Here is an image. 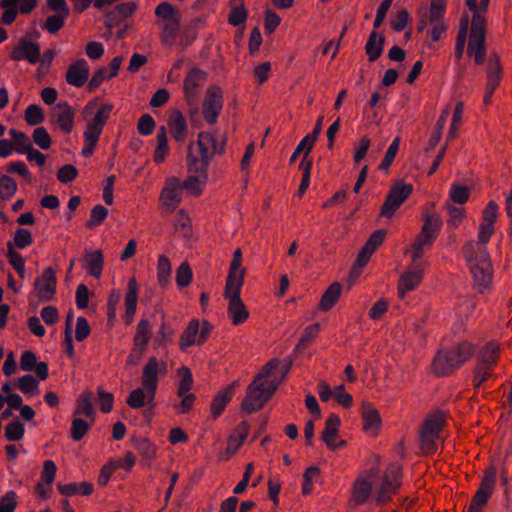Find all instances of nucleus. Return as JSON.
Returning <instances> with one entry per match:
<instances>
[{"label":"nucleus","instance_id":"864d4df0","mask_svg":"<svg viewBox=\"0 0 512 512\" xmlns=\"http://www.w3.org/2000/svg\"><path fill=\"white\" fill-rule=\"evenodd\" d=\"M150 334V324L147 320H141L137 325V332L135 335V343L137 346L143 348L148 343Z\"/></svg>","mask_w":512,"mask_h":512},{"label":"nucleus","instance_id":"c9c22d12","mask_svg":"<svg viewBox=\"0 0 512 512\" xmlns=\"http://www.w3.org/2000/svg\"><path fill=\"white\" fill-rule=\"evenodd\" d=\"M157 147L154 151V161L156 163L164 162L169 152L168 138L165 126H161L157 132Z\"/></svg>","mask_w":512,"mask_h":512},{"label":"nucleus","instance_id":"a878e982","mask_svg":"<svg viewBox=\"0 0 512 512\" xmlns=\"http://www.w3.org/2000/svg\"><path fill=\"white\" fill-rule=\"evenodd\" d=\"M340 424L341 420L339 416L334 413H331L326 420L325 429L321 438L331 450H336L335 440L337 438Z\"/></svg>","mask_w":512,"mask_h":512},{"label":"nucleus","instance_id":"3c124183","mask_svg":"<svg viewBox=\"0 0 512 512\" xmlns=\"http://www.w3.org/2000/svg\"><path fill=\"white\" fill-rule=\"evenodd\" d=\"M192 271L187 262H183L176 272V283L179 288L187 287L192 281Z\"/></svg>","mask_w":512,"mask_h":512},{"label":"nucleus","instance_id":"e433bc0d","mask_svg":"<svg viewBox=\"0 0 512 512\" xmlns=\"http://www.w3.org/2000/svg\"><path fill=\"white\" fill-rule=\"evenodd\" d=\"M362 418L364 420V427L367 430H376L380 427L381 419L378 411L374 409L369 403L362 405Z\"/></svg>","mask_w":512,"mask_h":512},{"label":"nucleus","instance_id":"ea45409f","mask_svg":"<svg viewBox=\"0 0 512 512\" xmlns=\"http://www.w3.org/2000/svg\"><path fill=\"white\" fill-rule=\"evenodd\" d=\"M231 399L232 397L229 395V392H224L222 390L217 393L211 402V412L214 419L218 418L222 414Z\"/></svg>","mask_w":512,"mask_h":512},{"label":"nucleus","instance_id":"0eeeda50","mask_svg":"<svg viewBox=\"0 0 512 512\" xmlns=\"http://www.w3.org/2000/svg\"><path fill=\"white\" fill-rule=\"evenodd\" d=\"M413 191L412 184L404 182L396 183L389 191L386 200L381 208L380 214L390 218L400 205L410 196Z\"/></svg>","mask_w":512,"mask_h":512},{"label":"nucleus","instance_id":"0e129e2a","mask_svg":"<svg viewBox=\"0 0 512 512\" xmlns=\"http://www.w3.org/2000/svg\"><path fill=\"white\" fill-rule=\"evenodd\" d=\"M97 402L103 413H109L113 408L114 396L112 393L106 392L103 389H98Z\"/></svg>","mask_w":512,"mask_h":512},{"label":"nucleus","instance_id":"bb28decb","mask_svg":"<svg viewBox=\"0 0 512 512\" xmlns=\"http://www.w3.org/2000/svg\"><path fill=\"white\" fill-rule=\"evenodd\" d=\"M84 261L87 273L94 278H100L104 264L102 252L100 250H86L84 253Z\"/></svg>","mask_w":512,"mask_h":512},{"label":"nucleus","instance_id":"1a4fd4ad","mask_svg":"<svg viewBox=\"0 0 512 512\" xmlns=\"http://www.w3.org/2000/svg\"><path fill=\"white\" fill-rule=\"evenodd\" d=\"M241 287L242 285L238 282L236 285L232 286L229 294L225 292V297L229 300L228 316L234 325L242 324L249 317V312L240 298Z\"/></svg>","mask_w":512,"mask_h":512},{"label":"nucleus","instance_id":"9b49d317","mask_svg":"<svg viewBox=\"0 0 512 512\" xmlns=\"http://www.w3.org/2000/svg\"><path fill=\"white\" fill-rule=\"evenodd\" d=\"M467 360L466 354H435L432 369L438 376L452 373Z\"/></svg>","mask_w":512,"mask_h":512},{"label":"nucleus","instance_id":"a211bd4d","mask_svg":"<svg viewBox=\"0 0 512 512\" xmlns=\"http://www.w3.org/2000/svg\"><path fill=\"white\" fill-rule=\"evenodd\" d=\"M486 73L487 84L483 101L485 105H489L491 102V97L498 87L501 79V67L499 65L497 56H493L488 59Z\"/></svg>","mask_w":512,"mask_h":512},{"label":"nucleus","instance_id":"2f4dec72","mask_svg":"<svg viewBox=\"0 0 512 512\" xmlns=\"http://www.w3.org/2000/svg\"><path fill=\"white\" fill-rule=\"evenodd\" d=\"M385 38L376 31H372L365 45L366 53L370 62L376 61L383 52Z\"/></svg>","mask_w":512,"mask_h":512},{"label":"nucleus","instance_id":"69168bd1","mask_svg":"<svg viewBox=\"0 0 512 512\" xmlns=\"http://www.w3.org/2000/svg\"><path fill=\"white\" fill-rule=\"evenodd\" d=\"M155 14L160 18V21H164V20L179 16V13L168 2L160 3L156 7Z\"/></svg>","mask_w":512,"mask_h":512},{"label":"nucleus","instance_id":"052dcab7","mask_svg":"<svg viewBox=\"0 0 512 512\" xmlns=\"http://www.w3.org/2000/svg\"><path fill=\"white\" fill-rule=\"evenodd\" d=\"M108 215V210L104 206L98 204L93 207L90 214V219L87 222V227L92 228L99 225Z\"/></svg>","mask_w":512,"mask_h":512},{"label":"nucleus","instance_id":"f03ea898","mask_svg":"<svg viewBox=\"0 0 512 512\" xmlns=\"http://www.w3.org/2000/svg\"><path fill=\"white\" fill-rule=\"evenodd\" d=\"M167 372V363L156 357H151L144 365L141 383L145 391L148 392L149 403H153V400H155L159 379L165 377Z\"/></svg>","mask_w":512,"mask_h":512},{"label":"nucleus","instance_id":"49530a36","mask_svg":"<svg viewBox=\"0 0 512 512\" xmlns=\"http://www.w3.org/2000/svg\"><path fill=\"white\" fill-rule=\"evenodd\" d=\"M25 121L30 126H36L44 122V114L40 106L30 104L25 111Z\"/></svg>","mask_w":512,"mask_h":512},{"label":"nucleus","instance_id":"8fccbe9b","mask_svg":"<svg viewBox=\"0 0 512 512\" xmlns=\"http://www.w3.org/2000/svg\"><path fill=\"white\" fill-rule=\"evenodd\" d=\"M399 145H400V137L394 138L392 143L388 147V149L384 155V158L382 159V161L379 165V169H381V170L389 169V167L391 166V164L393 163V161L396 157V154L399 149Z\"/></svg>","mask_w":512,"mask_h":512},{"label":"nucleus","instance_id":"4c0bfd02","mask_svg":"<svg viewBox=\"0 0 512 512\" xmlns=\"http://www.w3.org/2000/svg\"><path fill=\"white\" fill-rule=\"evenodd\" d=\"M469 29V21L468 18L465 17L461 20L459 31L456 38L455 45V56L458 60L463 57L464 49L467 41V34Z\"/></svg>","mask_w":512,"mask_h":512},{"label":"nucleus","instance_id":"7ed1b4c3","mask_svg":"<svg viewBox=\"0 0 512 512\" xmlns=\"http://www.w3.org/2000/svg\"><path fill=\"white\" fill-rule=\"evenodd\" d=\"M192 144L189 145L187 154V167L190 173L184 182V187L189 190H196L198 186L207 180V167L212 157L195 156L192 152Z\"/></svg>","mask_w":512,"mask_h":512},{"label":"nucleus","instance_id":"bf43d9fd","mask_svg":"<svg viewBox=\"0 0 512 512\" xmlns=\"http://www.w3.org/2000/svg\"><path fill=\"white\" fill-rule=\"evenodd\" d=\"M164 205L173 210L181 201L180 191L177 188H165L162 192Z\"/></svg>","mask_w":512,"mask_h":512},{"label":"nucleus","instance_id":"dca6fc26","mask_svg":"<svg viewBox=\"0 0 512 512\" xmlns=\"http://www.w3.org/2000/svg\"><path fill=\"white\" fill-rule=\"evenodd\" d=\"M34 288L41 301L53 299L56 289V276L52 268H46L40 278L34 282Z\"/></svg>","mask_w":512,"mask_h":512},{"label":"nucleus","instance_id":"f3484780","mask_svg":"<svg viewBox=\"0 0 512 512\" xmlns=\"http://www.w3.org/2000/svg\"><path fill=\"white\" fill-rule=\"evenodd\" d=\"M462 252L468 266L491 267L489 254L483 244H477L473 241L468 242L463 247Z\"/></svg>","mask_w":512,"mask_h":512},{"label":"nucleus","instance_id":"6e6d98bb","mask_svg":"<svg viewBox=\"0 0 512 512\" xmlns=\"http://www.w3.org/2000/svg\"><path fill=\"white\" fill-rule=\"evenodd\" d=\"M247 16L248 14L243 4L234 6L229 14L228 22L230 25L237 27L245 23Z\"/></svg>","mask_w":512,"mask_h":512},{"label":"nucleus","instance_id":"c03bdc74","mask_svg":"<svg viewBox=\"0 0 512 512\" xmlns=\"http://www.w3.org/2000/svg\"><path fill=\"white\" fill-rule=\"evenodd\" d=\"M299 169L302 171V180L297 191V196L302 197L310 185L312 161H305V158H303L299 165Z\"/></svg>","mask_w":512,"mask_h":512},{"label":"nucleus","instance_id":"13d9d810","mask_svg":"<svg viewBox=\"0 0 512 512\" xmlns=\"http://www.w3.org/2000/svg\"><path fill=\"white\" fill-rule=\"evenodd\" d=\"M33 142L41 149H49L51 146V137L44 127H38L33 132Z\"/></svg>","mask_w":512,"mask_h":512},{"label":"nucleus","instance_id":"338daca9","mask_svg":"<svg viewBox=\"0 0 512 512\" xmlns=\"http://www.w3.org/2000/svg\"><path fill=\"white\" fill-rule=\"evenodd\" d=\"M78 175V170L70 164L63 165L57 172V178L62 183L73 181Z\"/></svg>","mask_w":512,"mask_h":512},{"label":"nucleus","instance_id":"37998d69","mask_svg":"<svg viewBox=\"0 0 512 512\" xmlns=\"http://www.w3.org/2000/svg\"><path fill=\"white\" fill-rule=\"evenodd\" d=\"M25 426L18 419L11 421L5 427V437L8 441H19L23 438Z\"/></svg>","mask_w":512,"mask_h":512},{"label":"nucleus","instance_id":"39448f33","mask_svg":"<svg viewBox=\"0 0 512 512\" xmlns=\"http://www.w3.org/2000/svg\"><path fill=\"white\" fill-rule=\"evenodd\" d=\"M178 387H177V395L181 398L179 404L175 405V408L180 413H187L191 410L194 405L196 396L189 391L193 387V377L189 368L183 366L178 370Z\"/></svg>","mask_w":512,"mask_h":512},{"label":"nucleus","instance_id":"393cba45","mask_svg":"<svg viewBox=\"0 0 512 512\" xmlns=\"http://www.w3.org/2000/svg\"><path fill=\"white\" fill-rule=\"evenodd\" d=\"M126 403L133 409H139L145 405L149 406L145 412L146 417H150L152 415V410L155 407L154 401L153 403H149L148 392L145 391L143 386L132 390L126 400Z\"/></svg>","mask_w":512,"mask_h":512},{"label":"nucleus","instance_id":"412c9836","mask_svg":"<svg viewBox=\"0 0 512 512\" xmlns=\"http://www.w3.org/2000/svg\"><path fill=\"white\" fill-rule=\"evenodd\" d=\"M224 145V141L221 145H218L217 139L210 132H200L198 135L199 152L204 157H213L215 153H223Z\"/></svg>","mask_w":512,"mask_h":512},{"label":"nucleus","instance_id":"cd10ccee","mask_svg":"<svg viewBox=\"0 0 512 512\" xmlns=\"http://www.w3.org/2000/svg\"><path fill=\"white\" fill-rule=\"evenodd\" d=\"M160 26L162 29L161 40L163 44L166 46H172L180 29V15L160 21Z\"/></svg>","mask_w":512,"mask_h":512},{"label":"nucleus","instance_id":"6ab92c4d","mask_svg":"<svg viewBox=\"0 0 512 512\" xmlns=\"http://www.w3.org/2000/svg\"><path fill=\"white\" fill-rule=\"evenodd\" d=\"M89 69L85 59L74 61L66 72V81L74 87H82L88 80Z\"/></svg>","mask_w":512,"mask_h":512},{"label":"nucleus","instance_id":"f8f14e48","mask_svg":"<svg viewBox=\"0 0 512 512\" xmlns=\"http://www.w3.org/2000/svg\"><path fill=\"white\" fill-rule=\"evenodd\" d=\"M497 361V354H479L473 376L475 388L484 386L485 382L492 377V370Z\"/></svg>","mask_w":512,"mask_h":512},{"label":"nucleus","instance_id":"6e6552de","mask_svg":"<svg viewBox=\"0 0 512 512\" xmlns=\"http://www.w3.org/2000/svg\"><path fill=\"white\" fill-rule=\"evenodd\" d=\"M223 103L222 90L217 86L210 87L207 90L202 107L203 117L208 124L213 125L217 122L223 108Z\"/></svg>","mask_w":512,"mask_h":512},{"label":"nucleus","instance_id":"c85d7f7f","mask_svg":"<svg viewBox=\"0 0 512 512\" xmlns=\"http://www.w3.org/2000/svg\"><path fill=\"white\" fill-rule=\"evenodd\" d=\"M138 300V284L135 278H131L128 281L127 285V293L125 296V307L126 312L125 316L127 318V322H131L137 307Z\"/></svg>","mask_w":512,"mask_h":512},{"label":"nucleus","instance_id":"603ef678","mask_svg":"<svg viewBox=\"0 0 512 512\" xmlns=\"http://www.w3.org/2000/svg\"><path fill=\"white\" fill-rule=\"evenodd\" d=\"M112 108L113 106L111 104L105 103L100 105L94 115L93 120L88 123L103 129L109 118Z\"/></svg>","mask_w":512,"mask_h":512},{"label":"nucleus","instance_id":"72a5a7b5","mask_svg":"<svg viewBox=\"0 0 512 512\" xmlns=\"http://www.w3.org/2000/svg\"><path fill=\"white\" fill-rule=\"evenodd\" d=\"M57 488L62 495H90L93 492V485L89 482L58 484Z\"/></svg>","mask_w":512,"mask_h":512},{"label":"nucleus","instance_id":"5fc2aeb1","mask_svg":"<svg viewBox=\"0 0 512 512\" xmlns=\"http://www.w3.org/2000/svg\"><path fill=\"white\" fill-rule=\"evenodd\" d=\"M89 428V423H87L81 418H75L72 421L71 438L75 441L82 440L85 434L88 432Z\"/></svg>","mask_w":512,"mask_h":512},{"label":"nucleus","instance_id":"a19ab883","mask_svg":"<svg viewBox=\"0 0 512 512\" xmlns=\"http://www.w3.org/2000/svg\"><path fill=\"white\" fill-rule=\"evenodd\" d=\"M171 271L172 266L169 259L165 255H161L157 264L158 282L161 286H166L169 283Z\"/></svg>","mask_w":512,"mask_h":512},{"label":"nucleus","instance_id":"b1692460","mask_svg":"<svg viewBox=\"0 0 512 512\" xmlns=\"http://www.w3.org/2000/svg\"><path fill=\"white\" fill-rule=\"evenodd\" d=\"M168 126L173 138L179 143H184L187 138L188 126L180 111L174 110L171 112L168 119Z\"/></svg>","mask_w":512,"mask_h":512},{"label":"nucleus","instance_id":"79ce46f5","mask_svg":"<svg viewBox=\"0 0 512 512\" xmlns=\"http://www.w3.org/2000/svg\"><path fill=\"white\" fill-rule=\"evenodd\" d=\"M17 191L16 181L8 175H0V198L11 199Z\"/></svg>","mask_w":512,"mask_h":512},{"label":"nucleus","instance_id":"de8ad7c7","mask_svg":"<svg viewBox=\"0 0 512 512\" xmlns=\"http://www.w3.org/2000/svg\"><path fill=\"white\" fill-rule=\"evenodd\" d=\"M372 485L367 480H359L355 483L354 499L357 503H364L370 496Z\"/></svg>","mask_w":512,"mask_h":512},{"label":"nucleus","instance_id":"5701e85b","mask_svg":"<svg viewBox=\"0 0 512 512\" xmlns=\"http://www.w3.org/2000/svg\"><path fill=\"white\" fill-rule=\"evenodd\" d=\"M422 268L416 265L412 269L405 272L398 284L399 297L404 298L407 291L414 290L422 279Z\"/></svg>","mask_w":512,"mask_h":512},{"label":"nucleus","instance_id":"9d476101","mask_svg":"<svg viewBox=\"0 0 512 512\" xmlns=\"http://www.w3.org/2000/svg\"><path fill=\"white\" fill-rule=\"evenodd\" d=\"M444 425V415L438 411L433 414H429L425 421L421 431V442L422 445L434 449V440L439 437V433Z\"/></svg>","mask_w":512,"mask_h":512},{"label":"nucleus","instance_id":"a18cd8bd","mask_svg":"<svg viewBox=\"0 0 512 512\" xmlns=\"http://www.w3.org/2000/svg\"><path fill=\"white\" fill-rule=\"evenodd\" d=\"M69 16V14L56 13L54 15L49 16L45 23L42 25V28L47 30L51 34H55L58 32L65 24V19Z\"/></svg>","mask_w":512,"mask_h":512},{"label":"nucleus","instance_id":"ddd939ff","mask_svg":"<svg viewBox=\"0 0 512 512\" xmlns=\"http://www.w3.org/2000/svg\"><path fill=\"white\" fill-rule=\"evenodd\" d=\"M486 22L483 16L473 15L470 31V39L468 42L467 53L472 56L474 52L486 49Z\"/></svg>","mask_w":512,"mask_h":512},{"label":"nucleus","instance_id":"f257e3e1","mask_svg":"<svg viewBox=\"0 0 512 512\" xmlns=\"http://www.w3.org/2000/svg\"><path fill=\"white\" fill-rule=\"evenodd\" d=\"M280 365L277 358L271 359L263 366L257 374L254 381L248 386L246 397L243 399L241 408L248 414H251L263 407L270 398L265 392L264 379L270 377L275 368Z\"/></svg>","mask_w":512,"mask_h":512},{"label":"nucleus","instance_id":"7c9ffc66","mask_svg":"<svg viewBox=\"0 0 512 512\" xmlns=\"http://www.w3.org/2000/svg\"><path fill=\"white\" fill-rule=\"evenodd\" d=\"M341 292V284L339 282L332 283L323 293L320 299L319 308L322 311L330 310L339 300Z\"/></svg>","mask_w":512,"mask_h":512},{"label":"nucleus","instance_id":"20e7f679","mask_svg":"<svg viewBox=\"0 0 512 512\" xmlns=\"http://www.w3.org/2000/svg\"><path fill=\"white\" fill-rule=\"evenodd\" d=\"M211 331L212 326L209 322L204 321L200 323L198 319L191 320L180 337L179 344L181 349L194 345L201 346L208 339Z\"/></svg>","mask_w":512,"mask_h":512},{"label":"nucleus","instance_id":"774afa93","mask_svg":"<svg viewBox=\"0 0 512 512\" xmlns=\"http://www.w3.org/2000/svg\"><path fill=\"white\" fill-rule=\"evenodd\" d=\"M16 493L8 491L0 500V512H13L17 506Z\"/></svg>","mask_w":512,"mask_h":512},{"label":"nucleus","instance_id":"423d86ee","mask_svg":"<svg viewBox=\"0 0 512 512\" xmlns=\"http://www.w3.org/2000/svg\"><path fill=\"white\" fill-rule=\"evenodd\" d=\"M496 469L490 467L485 472L480 487L473 496L468 508V512H481V508L486 505L493 494L496 484Z\"/></svg>","mask_w":512,"mask_h":512},{"label":"nucleus","instance_id":"09e8293b","mask_svg":"<svg viewBox=\"0 0 512 512\" xmlns=\"http://www.w3.org/2000/svg\"><path fill=\"white\" fill-rule=\"evenodd\" d=\"M319 328H320V325L318 323H315V324H312V325L308 326L304 330L303 335L300 337L294 352H298L299 350L307 348L309 343L318 334Z\"/></svg>","mask_w":512,"mask_h":512},{"label":"nucleus","instance_id":"680f3d73","mask_svg":"<svg viewBox=\"0 0 512 512\" xmlns=\"http://www.w3.org/2000/svg\"><path fill=\"white\" fill-rule=\"evenodd\" d=\"M33 241L32 234L25 228H19L15 231L14 244L19 249H24Z\"/></svg>","mask_w":512,"mask_h":512},{"label":"nucleus","instance_id":"4d7b16f0","mask_svg":"<svg viewBox=\"0 0 512 512\" xmlns=\"http://www.w3.org/2000/svg\"><path fill=\"white\" fill-rule=\"evenodd\" d=\"M469 198V190L466 186L453 183L450 188V199L456 204H464Z\"/></svg>","mask_w":512,"mask_h":512},{"label":"nucleus","instance_id":"2eb2a0df","mask_svg":"<svg viewBox=\"0 0 512 512\" xmlns=\"http://www.w3.org/2000/svg\"><path fill=\"white\" fill-rule=\"evenodd\" d=\"M51 121L58 125L64 133H71L74 127V111L66 102L56 104L51 111Z\"/></svg>","mask_w":512,"mask_h":512},{"label":"nucleus","instance_id":"e2e57ef3","mask_svg":"<svg viewBox=\"0 0 512 512\" xmlns=\"http://www.w3.org/2000/svg\"><path fill=\"white\" fill-rule=\"evenodd\" d=\"M156 123L153 117L149 114H144L139 118L137 129L138 132L143 136H148L152 134Z\"/></svg>","mask_w":512,"mask_h":512},{"label":"nucleus","instance_id":"4468645a","mask_svg":"<svg viewBox=\"0 0 512 512\" xmlns=\"http://www.w3.org/2000/svg\"><path fill=\"white\" fill-rule=\"evenodd\" d=\"M41 51L37 43L27 38H21L18 44L13 48L10 57L15 61L27 60L30 64H36L40 61Z\"/></svg>","mask_w":512,"mask_h":512},{"label":"nucleus","instance_id":"58836bf2","mask_svg":"<svg viewBox=\"0 0 512 512\" xmlns=\"http://www.w3.org/2000/svg\"><path fill=\"white\" fill-rule=\"evenodd\" d=\"M93 394L91 392H84L78 399V406L76 414L85 415L93 420L95 409L92 405Z\"/></svg>","mask_w":512,"mask_h":512},{"label":"nucleus","instance_id":"4be33fe9","mask_svg":"<svg viewBox=\"0 0 512 512\" xmlns=\"http://www.w3.org/2000/svg\"><path fill=\"white\" fill-rule=\"evenodd\" d=\"M242 263V252L240 249H236L233 253V260L231 262L230 271L226 281V293L231 292L232 286L238 282L243 285L244 280V269L241 268Z\"/></svg>","mask_w":512,"mask_h":512},{"label":"nucleus","instance_id":"c756f323","mask_svg":"<svg viewBox=\"0 0 512 512\" xmlns=\"http://www.w3.org/2000/svg\"><path fill=\"white\" fill-rule=\"evenodd\" d=\"M399 486V481L392 480L390 475H384L379 492L376 496L377 505H383L387 503L390 500L391 495L397 492Z\"/></svg>","mask_w":512,"mask_h":512},{"label":"nucleus","instance_id":"473e14b6","mask_svg":"<svg viewBox=\"0 0 512 512\" xmlns=\"http://www.w3.org/2000/svg\"><path fill=\"white\" fill-rule=\"evenodd\" d=\"M290 363H282L280 361V365L275 368L272 372V375L266 379H264L265 383V392L269 398L273 395V393L277 390L281 379H278L277 376L280 375L281 378L285 377L290 369Z\"/></svg>","mask_w":512,"mask_h":512},{"label":"nucleus","instance_id":"f704fd0d","mask_svg":"<svg viewBox=\"0 0 512 512\" xmlns=\"http://www.w3.org/2000/svg\"><path fill=\"white\" fill-rule=\"evenodd\" d=\"M473 276L474 284L478 287L479 291L488 287L492 281L491 267L484 266H469Z\"/></svg>","mask_w":512,"mask_h":512},{"label":"nucleus","instance_id":"aec40b11","mask_svg":"<svg viewBox=\"0 0 512 512\" xmlns=\"http://www.w3.org/2000/svg\"><path fill=\"white\" fill-rule=\"evenodd\" d=\"M206 80V73L198 68H192L184 80V92L188 101H193L197 96L198 88Z\"/></svg>","mask_w":512,"mask_h":512}]
</instances>
